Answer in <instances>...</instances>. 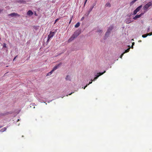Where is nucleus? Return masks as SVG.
Returning <instances> with one entry per match:
<instances>
[{
    "instance_id": "obj_1",
    "label": "nucleus",
    "mask_w": 152,
    "mask_h": 152,
    "mask_svg": "<svg viewBox=\"0 0 152 152\" xmlns=\"http://www.w3.org/2000/svg\"><path fill=\"white\" fill-rule=\"evenodd\" d=\"M152 6V2L150 1L145 4L143 7V9L145 10V12L147 11L149 9V7Z\"/></svg>"
},
{
    "instance_id": "obj_2",
    "label": "nucleus",
    "mask_w": 152,
    "mask_h": 152,
    "mask_svg": "<svg viewBox=\"0 0 152 152\" xmlns=\"http://www.w3.org/2000/svg\"><path fill=\"white\" fill-rule=\"evenodd\" d=\"M56 32V31L53 32L50 31L49 34L48 36V39L47 41V43L49 42V40L50 39L52 38L55 35Z\"/></svg>"
},
{
    "instance_id": "obj_3",
    "label": "nucleus",
    "mask_w": 152,
    "mask_h": 152,
    "mask_svg": "<svg viewBox=\"0 0 152 152\" xmlns=\"http://www.w3.org/2000/svg\"><path fill=\"white\" fill-rule=\"evenodd\" d=\"M81 30L78 29L74 32L72 35L76 38L81 33Z\"/></svg>"
},
{
    "instance_id": "obj_4",
    "label": "nucleus",
    "mask_w": 152,
    "mask_h": 152,
    "mask_svg": "<svg viewBox=\"0 0 152 152\" xmlns=\"http://www.w3.org/2000/svg\"><path fill=\"white\" fill-rule=\"evenodd\" d=\"M62 64V63L60 62L59 64L56 65V66L53 67L52 70L54 72L55 70L59 68L61 65Z\"/></svg>"
},
{
    "instance_id": "obj_5",
    "label": "nucleus",
    "mask_w": 152,
    "mask_h": 152,
    "mask_svg": "<svg viewBox=\"0 0 152 152\" xmlns=\"http://www.w3.org/2000/svg\"><path fill=\"white\" fill-rule=\"evenodd\" d=\"M62 64V63L60 62L59 64L56 65V66L53 67L52 70L54 72L55 70L59 68L61 65Z\"/></svg>"
},
{
    "instance_id": "obj_6",
    "label": "nucleus",
    "mask_w": 152,
    "mask_h": 152,
    "mask_svg": "<svg viewBox=\"0 0 152 152\" xmlns=\"http://www.w3.org/2000/svg\"><path fill=\"white\" fill-rule=\"evenodd\" d=\"M133 20L131 18H127L125 20V22L126 24H129L133 21Z\"/></svg>"
},
{
    "instance_id": "obj_7",
    "label": "nucleus",
    "mask_w": 152,
    "mask_h": 152,
    "mask_svg": "<svg viewBox=\"0 0 152 152\" xmlns=\"http://www.w3.org/2000/svg\"><path fill=\"white\" fill-rule=\"evenodd\" d=\"M20 15L18 14L17 13L13 12L8 15V16H11V17H13L15 16H19Z\"/></svg>"
},
{
    "instance_id": "obj_8",
    "label": "nucleus",
    "mask_w": 152,
    "mask_h": 152,
    "mask_svg": "<svg viewBox=\"0 0 152 152\" xmlns=\"http://www.w3.org/2000/svg\"><path fill=\"white\" fill-rule=\"evenodd\" d=\"M96 5L95 3H93L91 7L90 8L89 11H88L87 15H88L90 13V12H91V11L92 10V9Z\"/></svg>"
},
{
    "instance_id": "obj_9",
    "label": "nucleus",
    "mask_w": 152,
    "mask_h": 152,
    "mask_svg": "<svg viewBox=\"0 0 152 152\" xmlns=\"http://www.w3.org/2000/svg\"><path fill=\"white\" fill-rule=\"evenodd\" d=\"M144 14V13H142L140 15H137L134 17L133 18V19L136 20L137 18L140 17L141 16Z\"/></svg>"
},
{
    "instance_id": "obj_10",
    "label": "nucleus",
    "mask_w": 152,
    "mask_h": 152,
    "mask_svg": "<svg viewBox=\"0 0 152 152\" xmlns=\"http://www.w3.org/2000/svg\"><path fill=\"white\" fill-rule=\"evenodd\" d=\"M105 72H106L105 71H104L103 72H102V73L99 72V73H98L97 75H95V77H97V78L99 76L103 75L104 73Z\"/></svg>"
},
{
    "instance_id": "obj_11",
    "label": "nucleus",
    "mask_w": 152,
    "mask_h": 152,
    "mask_svg": "<svg viewBox=\"0 0 152 152\" xmlns=\"http://www.w3.org/2000/svg\"><path fill=\"white\" fill-rule=\"evenodd\" d=\"M110 33L107 31V32H106V33L105 34V36L104 37V39H106V38L109 37V35L110 34Z\"/></svg>"
},
{
    "instance_id": "obj_12",
    "label": "nucleus",
    "mask_w": 152,
    "mask_h": 152,
    "mask_svg": "<svg viewBox=\"0 0 152 152\" xmlns=\"http://www.w3.org/2000/svg\"><path fill=\"white\" fill-rule=\"evenodd\" d=\"M18 3L20 4H25L26 3V1L24 0H18L17 1Z\"/></svg>"
},
{
    "instance_id": "obj_13",
    "label": "nucleus",
    "mask_w": 152,
    "mask_h": 152,
    "mask_svg": "<svg viewBox=\"0 0 152 152\" xmlns=\"http://www.w3.org/2000/svg\"><path fill=\"white\" fill-rule=\"evenodd\" d=\"M75 38L73 35H72L69 39L68 40V42H71L72 41L74 40Z\"/></svg>"
},
{
    "instance_id": "obj_14",
    "label": "nucleus",
    "mask_w": 152,
    "mask_h": 152,
    "mask_svg": "<svg viewBox=\"0 0 152 152\" xmlns=\"http://www.w3.org/2000/svg\"><path fill=\"white\" fill-rule=\"evenodd\" d=\"M33 14V12L30 10H29L27 13V14L28 15H32Z\"/></svg>"
},
{
    "instance_id": "obj_15",
    "label": "nucleus",
    "mask_w": 152,
    "mask_h": 152,
    "mask_svg": "<svg viewBox=\"0 0 152 152\" xmlns=\"http://www.w3.org/2000/svg\"><path fill=\"white\" fill-rule=\"evenodd\" d=\"M113 28V26H110L107 29V31L110 33L111 31L112 30Z\"/></svg>"
},
{
    "instance_id": "obj_16",
    "label": "nucleus",
    "mask_w": 152,
    "mask_h": 152,
    "mask_svg": "<svg viewBox=\"0 0 152 152\" xmlns=\"http://www.w3.org/2000/svg\"><path fill=\"white\" fill-rule=\"evenodd\" d=\"M142 7V5H141L138 7L135 10L137 11H139Z\"/></svg>"
},
{
    "instance_id": "obj_17",
    "label": "nucleus",
    "mask_w": 152,
    "mask_h": 152,
    "mask_svg": "<svg viewBox=\"0 0 152 152\" xmlns=\"http://www.w3.org/2000/svg\"><path fill=\"white\" fill-rule=\"evenodd\" d=\"M65 79L66 80H71L70 76L69 75H67Z\"/></svg>"
},
{
    "instance_id": "obj_18",
    "label": "nucleus",
    "mask_w": 152,
    "mask_h": 152,
    "mask_svg": "<svg viewBox=\"0 0 152 152\" xmlns=\"http://www.w3.org/2000/svg\"><path fill=\"white\" fill-rule=\"evenodd\" d=\"M136 1V0H133L130 3V6L132 5Z\"/></svg>"
},
{
    "instance_id": "obj_19",
    "label": "nucleus",
    "mask_w": 152,
    "mask_h": 152,
    "mask_svg": "<svg viewBox=\"0 0 152 152\" xmlns=\"http://www.w3.org/2000/svg\"><path fill=\"white\" fill-rule=\"evenodd\" d=\"M111 6V4L109 2L107 3L105 5L106 7H110Z\"/></svg>"
},
{
    "instance_id": "obj_20",
    "label": "nucleus",
    "mask_w": 152,
    "mask_h": 152,
    "mask_svg": "<svg viewBox=\"0 0 152 152\" xmlns=\"http://www.w3.org/2000/svg\"><path fill=\"white\" fill-rule=\"evenodd\" d=\"M6 129L7 128L6 127H4L0 130V132H3L6 131Z\"/></svg>"
},
{
    "instance_id": "obj_21",
    "label": "nucleus",
    "mask_w": 152,
    "mask_h": 152,
    "mask_svg": "<svg viewBox=\"0 0 152 152\" xmlns=\"http://www.w3.org/2000/svg\"><path fill=\"white\" fill-rule=\"evenodd\" d=\"M80 23L79 22H78L75 25V28H77L80 26Z\"/></svg>"
},
{
    "instance_id": "obj_22",
    "label": "nucleus",
    "mask_w": 152,
    "mask_h": 152,
    "mask_svg": "<svg viewBox=\"0 0 152 152\" xmlns=\"http://www.w3.org/2000/svg\"><path fill=\"white\" fill-rule=\"evenodd\" d=\"M97 32L99 33H102V31L100 29H98L97 30Z\"/></svg>"
},
{
    "instance_id": "obj_23",
    "label": "nucleus",
    "mask_w": 152,
    "mask_h": 152,
    "mask_svg": "<svg viewBox=\"0 0 152 152\" xmlns=\"http://www.w3.org/2000/svg\"><path fill=\"white\" fill-rule=\"evenodd\" d=\"M53 71L52 70L50 72H49V73H48L47 75V76H49V75H50L52 74V73L53 72Z\"/></svg>"
},
{
    "instance_id": "obj_24",
    "label": "nucleus",
    "mask_w": 152,
    "mask_h": 152,
    "mask_svg": "<svg viewBox=\"0 0 152 152\" xmlns=\"http://www.w3.org/2000/svg\"><path fill=\"white\" fill-rule=\"evenodd\" d=\"M130 49V48H128L123 53L124 54L125 53L128 52L129 51Z\"/></svg>"
},
{
    "instance_id": "obj_25",
    "label": "nucleus",
    "mask_w": 152,
    "mask_h": 152,
    "mask_svg": "<svg viewBox=\"0 0 152 152\" xmlns=\"http://www.w3.org/2000/svg\"><path fill=\"white\" fill-rule=\"evenodd\" d=\"M138 12L136 10H135L133 12V13L132 14V15H136L137 13Z\"/></svg>"
},
{
    "instance_id": "obj_26",
    "label": "nucleus",
    "mask_w": 152,
    "mask_h": 152,
    "mask_svg": "<svg viewBox=\"0 0 152 152\" xmlns=\"http://www.w3.org/2000/svg\"><path fill=\"white\" fill-rule=\"evenodd\" d=\"M147 36V34H144L142 35V37L144 38L146 37Z\"/></svg>"
},
{
    "instance_id": "obj_27",
    "label": "nucleus",
    "mask_w": 152,
    "mask_h": 152,
    "mask_svg": "<svg viewBox=\"0 0 152 152\" xmlns=\"http://www.w3.org/2000/svg\"><path fill=\"white\" fill-rule=\"evenodd\" d=\"M33 28L36 30H37L38 28L37 26H34Z\"/></svg>"
},
{
    "instance_id": "obj_28",
    "label": "nucleus",
    "mask_w": 152,
    "mask_h": 152,
    "mask_svg": "<svg viewBox=\"0 0 152 152\" xmlns=\"http://www.w3.org/2000/svg\"><path fill=\"white\" fill-rule=\"evenodd\" d=\"M3 48H6V45L5 43H4L3 45Z\"/></svg>"
},
{
    "instance_id": "obj_29",
    "label": "nucleus",
    "mask_w": 152,
    "mask_h": 152,
    "mask_svg": "<svg viewBox=\"0 0 152 152\" xmlns=\"http://www.w3.org/2000/svg\"><path fill=\"white\" fill-rule=\"evenodd\" d=\"M132 13L129 14L127 15V16L129 17L128 18H130V17L132 16Z\"/></svg>"
},
{
    "instance_id": "obj_30",
    "label": "nucleus",
    "mask_w": 152,
    "mask_h": 152,
    "mask_svg": "<svg viewBox=\"0 0 152 152\" xmlns=\"http://www.w3.org/2000/svg\"><path fill=\"white\" fill-rule=\"evenodd\" d=\"M147 36H151L152 35V33H149L147 34Z\"/></svg>"
},
{
    "instance_id": "obj_31",
    "label": "nucleus",
    "mask_w": 152,
    "mask_h": 152,
    "mask_svg": "<svg viewBox=\"0 0 152 152\" xmlns=\"http://www.w3.org/2000/svg\"><path fill=\"white\" fill-rule=\"evenodd\" d=\"M92 80H91V81L89 82V83L88 84H87L88 86L90 84H91L92 83Z\"/></svg>"
},
{
    "instance_id": "obj_32",
    "label": "nucleus",
    "mask_w": 152,
    "mask_h": 152,
    "mask_svg": "<svg viewBox=\"0 0 152 152\" xmlns=\"http://www.w3.org/2000/svg\"><path fill=\"white\" fill-rule=\"evenodd\" d=\"M97 79V77H95L94 78V79L92 80V81H94L96 80Z\"/></svg>"
},
{
    "instance_id": "obj_33",
    "label": "nucleus",
    "mask_w": 152,
    "mask_h": 152,
    "mask_svg": "<svg viewBox=\"0 0 152 152\" xmlns=\"http://www.w3.org/2000/svg\"><path fill=\"white\" fill-rule=\"evenodd\" d=\"M150 27H149L147 29V32H148L150 31Z\"/></svg>"
},
{
    "instance_id": "obj_34",
    "label": "nucleus",
    "mask_w": 152,
    "mask_h": 152,
    "mask_svg": "<svg viewBox=\"0 0 152 152\" xmlns=\"http://www.w3.org/2000/svg\"><path fill=\"white\" fill-rule=\"evenodd\" d=\"M72 17H71L70 18V20H69V23L70 24L71 21L72 20Z\"/></svg>"
},
{
    "instance_id": "obj_35",
    "label": "nucleus",
    "mask_w": 152,
    "mask_h": 152,
    "mask_svg": "<svg viewBox=\"0 0 152 152\" xmlns=\"http://www.w3.org/2000/svg\"><path fill=\"white\" fill-rule=\"evenodd\" d=\"M124 53H122L121 54V56H120V58H122L123 56L124 55Z\"/></svg>"
},
{
    "instance_id": "obj_36",
    "label": "nucleus",
    "mask_w": 152,
    "mask_h": 152,
    "mask_svg": "<svg viewBox=\"0 0 152 152\" xmlns=\"http://www.w3.org/2000/svg\"><path fill=\"white\" fill-rule=\"evenodd\" d=\"M59 20V19L58 18H57V19L55 21V23H56V22H57L58 20Z\"/></svg>"
},
{
    "instance_id": "obj_37",
    "label": "nucleus",
    "mask_w": 152,
    "mask_h": 152,
    "mask_svg": "<svg viewBox=\"0 0 152 152\" xmlns=\"http://www.w3.org/2000/svg\"><path fill=\"white\" fill-rule=\"evenodd\" d=\"M87 0H86L85 1V2H84V6L85 5V4H86V2L87 1Z\"/></svg>"
},
{
    "instance_id": "obj_38",
    "label": "nucleus",
    "mask_w": 152,
    "mask_h": 152,
    "mask_svg": "<svg viewBox=\"0 0 152 152\" xmlns=\"http://www.w3.org/2000/svg\"><path fill=\"white\" fill-rule=\"evenodd\" d=\"M84 18H84V17H83L81 19V20H83L84 19Z\"/></svg>"
},
{
    "instance_id": "obj_39",
    "label": "nucleus",
    "mask_w": 152,
    "mask_h": 152,
    "mask_svg": "<svg viewBox=\"0 0 152 152\" xmlns=\"http://www.w3.org/2000/svg\"><path fill=\"white\" fill-rule=\"evenodd\" d=\"M88 86V85H86L84 88H83V89H85V88H86V87L87 86Z\"/></svg>"
},
{
    "instance_id": "obj_40",
    "label": "nucleus",
    "mask_w": 152,
    "mask_h": 152,
    "mask_svg": "<svg viewBox=\"0 0 152 152\" xmlns=\"http://www.w3.org/2000/svg\"><path fill=\"white\" fill-rule=\"evenodd\" d=\"M17 56H16L14 57V58L13 60V61H14L15 60V59H16V58L17 57Z\"/></svg>"
},
{
    "instance_id": "obj_41",
    "label": "nucleus",
    "mask_w": 152,
    "mask_h": 152,
    "mask_svg": "<svg viewBox=\"0 0 152 152\" xmlns=\"http://www.w3.org/2000/svg\"><path fill=\"white\" fill-rule=\"evenodd\" d=\"M73 93H74V92H72L71 93L69 94V95H71Z\"/></svg>"
},
{
    "instance_id": "obj_42",
    "label": "nucleus",
    "mask_w": 152,
    "mask_h": 152,
    "mask_svg": "<svg viewBox=\"0 0 152 152\" xmlns=\"http://www.w3.org/2000/svg\"><path fill=\"white\" fill-rule=\"evenodd\" d=\"M2 10H2L0 9V13L2 11Z\"/></svg>"
},
{
    "instance_id": "obj_43",
    "label": "nucleus",
    "mask_w": 152,
    "mask_h": 152,
    "mask_svg": "<svg viewBox=\"0 0 152 152\" xmlns=\"http://www.w3.org/2000/svg\"><path fill=\"white\" fill-rule=\"evenodd\" d=\"M134 42H133L132 43V46H133L134 45Z\"/></svg>"
},
{
    "instance_id": "obj_44",
    "label": "nucleus",
    "mask_w": 152,
    "mask_h": 152,
    "mask_svg": "<svg viewBox=\"0 0 152 152\" xmlns=\"http://www.w3.org/2000/svg\"><path fill=\"white\" fill-rule=\"evenodd\" d=\"M2 127H3V126H1L0 125V128H1Z\"/></svg>"
},
{
    "instance_id": "obj_45",
    "label": "nucleus",
    "mask_w": 152,
    "mask_h": 152,
    "mask_svg": "<svg viewBox=\"0 0 152 152\" xmlns=\"http://www.w3.org/2000/svg\"><path fill=\"white\" fill-rule=\"evenodd\" d=\"M87 14H88V13H86L85 15H86L87 16H88V15H87Z\"/></svg>"
},
{
    "instance_id": "obj_46",
    "label": "nucleus",
    "mask_w": 152,
    "mask_h": 152,
    "mask_svg": "<svg viewBox=\"0 0 152 152\" xmlns=\"http://www.w3.org/2000/svg\"><path fill=\"white\" fill-rule=\"evenodd\" d=\"M52 101V100H51V101H49L48 102V103H49L50 102H51Z\"/></svg>"
},
{
    "instance_id": "obj_47",
    "label": "nucleus",
    "mask_w": 152,
    "mask_h": 152,
    "mask_svg": "<svg viewBox=\"0 0 152 152\" xmlns=\"http://www.w3.org/2000/svg\"><path fill=\"white\" fill-rule=\"evenodd\" d=\"M132 49L133 48V46L132 45Z\"/></svg>"
},
{
    "instance_id": "obj_48",
    "label": "nucleus",
    "mask_w": 152,
    "mask_h": 152,
    "mask_svg": "<svg viewBox=\"0 0 152 152\" xmlns=\"http://www.w3.org/2000/svg\"><path fill=\"white\" fill-rule=\"evenodd\" d=\"M19 121V119H18L17 120V121Z\"/></svg>"
},
{
    "instance_id": "obj_49",
    "label": "nucleus",
    "mask_w": 152,
    "mask_h": 152,
    "mask_svg": "<svg viewBox=\"0 0 152 152\" xmlns=\"http://www.w3.org/2000/svg\"><path fill=\"white\" fill-rule=\"evenodd\" d=\"M139 42H141V40H140V41H139Z\"/></svg>"
},
{
    "instance_id": "obj_50",
    "label": "nucleus",
    "mask_w": 152,
    "mask_h": 152,
    "mask_svg": "<svg viewBox=\"0 0 152 152\" xmlns=\"http://www.w3.org/2000/svg\"><path fill=\"white\" fill-rule=\"evenodd\" d=\"M35 108V107H34V108Z\"/></svg>"
}]
</instances>
